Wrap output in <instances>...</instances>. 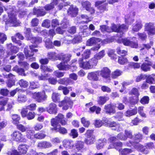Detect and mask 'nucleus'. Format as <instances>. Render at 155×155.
Listing matches in <instances>:
<instances>
[{
  "label": "nucleus",
  "instance_id": "nucleus-1",
  "mask_svg": "<svg viewBox=\"0 0 155 155\" xmlns=\"http://www.w3.org/2000/svg\"><path fill=\"white\" fill-rule=\"evenodd\" d=\"M64 115L60 114H58L55 118L52 119L51 121V125L54 127V129L63 134L67 133V130L64 128L61 127L58 122L60 123L63 125L66 124L67 121L64 120Z\"/></svg>",
  "mask_w": 155,
  "mask_h": 155
},
{
  "label": "nucleus",
  "instance_id": "nucleus-2",
  "mask_svg": "<svg viewBox=\"0 0 155 155\" xmlns=\"http://www.w3.org/2000/svg\"><path fill=\"white\" fill-rule=\"evenodd\" d=\"M111 27L112 28H110L112 30L111 32L113 31L117 32V36L119 37H122L124 34V31L127 30L128 28V26L124 24L117 25L112 24Z\"/></svg>",
  "mask_w": 155,
  "mask_h": 155
},
{
  "label": "nucleus",
  "instance_id": "nucleus-3",
  "mask_svg": "<svg viewBox=\"0 0 155 155\" xmlns=\"http://www.w3.org/2000/svg\"><path fill=\"white\" fill-rule=\"evenodd\" d=\"M5 10H7L9 17L8 22L10 24L11 26H17L20 24V23L15 18V15H14V11H13V8L6 9L5 8Z\"/></svg>",
  "mask_w": 155,
  "mask_h": 155
},
{
  "label": "nucleus",
  "instance_id": "nucleus-4",
  "mask_svg": "<svg viewBox=\"0 0 155 155\" xmlns=\"http://www.w3.org/2000/svg\"><path fill=\"white\" fill-rule=\"evenodd\" d=\"M36 47V46L33 45L30 46L29 47L31 50V51H28L26 48H25L24 52L27 59L31 60V61L35 60V58L32 57L33 55V52H37L38 51L37 49H35Z\"/></svg>",
  "mask_w": 155,
  "mask_h": 155
},
{
  "label": "nucleus",
  "instance_id": "nucleus-5",
  "mask_svg": "<svg viewBox=\"0 0 155 155\" xmlns=\"http://www.w3.org/2000/svg\"><path fill=\"white\" fill-rule=\"evenodd\" d=\"M32 97L39 102H43L46 99L47 96L44 91L35 92L32 94Z\"/></svg>",
  "mask_w": 155,
  "mask_h": 155
},
{
  "label": "nucleus",
  "instance_id": "nucleus-6",
  "mask_svg": "<svg viewBox=\"0 0 155 155\" xmlns=\"http://www.w3.org/2000/svg\"><path fill=\"white\" fill-rule=\"evenodd\" d=\"M144 30L149 35H155V26L152 22L147 23L144 25Z\"/></svg>",
  "mask_w": 155,
  "mask_h": 155
},
{
  "label": "nucleus",
  "instance_id": "nucleus-7",
  "mask_svg": "<svg viewBox=\"0 0 155 155\" xmlns=\"http://www.w3.org/2000/svg\"><path fill=\"white\" fill-rule=\"evenodd\" d=\"M12 138L17 141L26 142L27 140L24 138L21 133L19 131H15L11 134Z\"/></svg>",
  "mask_w": 155,
  "mask_h": 155
},
{
  "label": "nucleus",
  "instance_id": "nucleus-8",
  "mask_svg": "<svg viewBox=\"0 0 155 155\" xmlns=\"http://www.w3.org/2000/svg\"><path fill=\"white\" fill-rule=\"evenodd\" d=\"M72 103V101L70 98L66 97L63 101L59 103V106L60 107H62L63 110H66L68 108L69 105Z\"/></svg>",
  "mask_w": 155,
  "mask_h": 155
},
{
  "label": "nucleus",
  "instance_id": "nucleus-9",
  "mask_svg": "<svg viewBox=\"0 0 155 155\" xmlns=\"http://www.w3.org/2000/svg\"><path fill=\"white\" fill-rule=\"evenodd\" d=\"M81 31L83 32V36L85 37L90 34V30L93 31L95 30V27L93 24H90L89 26V28L87 26H84L81 27Z\"/></svg>",
  "mask_w": 155,
  "mask_h": 155
},
{
  "label": "nucleus",
  "instance_id": "nucleus-10",
  "mask_svg": "<svg viewBox=\"0 0 155 155\" xmlns=\"http://www.w3.org/2000/svg\"><path fill=\"white\" fill-rule=\"evenodd\" d=\"M58 68L60 70H67L70 69L72 71H74L76 70V67L75 65H73L69 66L66 65L64 64V63H60L57 65Z\"/></svg>",
  "mask_w": 155,
  "mask_h": 155
},
{
  "label": "nucleus",
  "instance_id": "nucleus-11",
  "mask_svg": "<svg viewBox=\"0 0 155 155\" xmlns=\"http://www.w3.org/2000/svg\"><path fill=\"white\" fill-rule=\"evenodd\" d=\"M100 73V71L89 73L88 74V78L89 79L92 81H97L99 80L98 76L99 75Z\"/></svg>",
  "mask_w": 155,
  "mask_h": 155
},
{
  "label": "nucleus",
  "instance_id": "nucleus-12",
  "mask_svg": "<svg viewBox=\"0 0 155 155\" xmlns=\"http://www.w3.org/2000/svg\"><path fill=\"white\" fill-rule=\"evenodd\" d=\"M121 42L126 46H130L133 48H136L138 47V44L136 42L130 41L127 38L122 39Z\"/></svg>",
  "mask_w": 155,
  "mask_h": 155
},
{
  "label": "nucleus",
  "instance_id": "nucleus-13",
  "mask_svg": "<svg viewBox=\"0 0 155 155\" xmlns=\"http://www.w3.org/2000/svg\"><path fill=\"white\" fill-rule=\"evenodd\" d=\"M83 59H80L79 61V63L80 67L84 69H91L89 61H83Z\"/></svg>",
  "mask_w": 155,
  "mask_h": 155
},
{
  "label": "nucleus",
  "instance_id": "nucleus-14",
  "mask_svg": "<svg viewBox=\"0 0 155 155\" xmlns=\"http://www.w3.org/2000/svg\"><path fill=\"white\" fill-rule=\"evenodd\" d=\"M100 71V75L103 78H107L110 77V71L108 68H104Z\"/></svg>",
  "mask_w": 155,
  "mask_h": 155
},
{
  "label": "nucleus",
  "instance_id": "nucleus-15",
  "mask_svg": "<svg viewBox=\"0 0 155 155\" xmlns=\"http://www.w3.org/2000/svg\"><path fill=\"white\" fill-rule=\"evenodd\" d=\"M47 111L50 114L56 113L57 112L56 105L54 103H51L47 108Z\"/></svg>",
  "mask_w": 155,
  "mask_h": 155
},
{
  "label": "nucleus",
  "instance_id": "nucleus-16",
  "mask_svg": "<svg viewBox=\"0 0 155 155\" xmlns=\"http://www.w3.org/2000/svg\"><path fill=\"white\" fill-rule=\"evenodd\" d=\"M58 57V59L62 60L64 62V63H64H64L70 61L71 57V55L69 54H59Z\"/></svg>",
  "mask_w": 155,
  "mask_h": 155
},
{
  "label": "nucleus",
  "instance_id": "nucleus-17",
  "mask_svg": "<svg viewBox=\"0 0 155 155\" xmlns=\"http://www.w3.org/2000/svg\"><path fill=\"white\" fill-rule=\"evenodd\" d=\"M115 105L109 104L105 105L104 109L106 110V112L108 113L114 114L115 112Z\"/></svg>",
  "mask_w": 155,
  "mask_h": 155
},
{
  "label": "nucleus",
  "instance_id": "nucleus-18",
  "mask_svg": "<svg viewBox=\"0 0 155 155\" xmlns=\"http://www.w3.org/2000/svg\"><path fill=\"white\" fill-rule=\"evenodd\" d=\"M78 9L76 7H74L73 6H71L68 11V14L72 17L76 16L78 13Z\"/></svg>",
  "mask_w": 155,
  "mask_h": 155
},
{
  "label": "nucleus",
  "instance_id": "nucleus-19",
  "mask_svg": "<svg viewBox=\"0 0 155 155\" xmlns=\"http://www.w3.org/2000/svg\"><path fill=\"white\" fill-rule=\"evenodd\" d=\"M51 146V143L47 141H43L39 143L38 145V147L39 148L44 149L48 148Z\"/></svg>",
  "mask_w": 155,
  "mask_h": 155
},
{
  "label": "nucleus",
  "instance_id": "nucleus-20",
  "mask_svg": "<svg viewBox=\"0 0 155 155\" xmlns=\"http://www.w3.org/2000/svg\"><path fill=\"white\" fill-rule=\"evenodd\" d=\"M64 147L67 149L73 148L74 144L72 141L71 140H64L63 141Z\"/></svg>",
  "mask_w": 155,
  "mask_h": 155
},
{
  "label": "nucleus",
  "instance_id": "nucleus-21",
  "mask_svg": "<svg viewBox=\"0 0 155 155\" xmlns=\"http://www.w3.org/2000/svg\"><path fill=\"white\" fill-rule=\"evenodd\" d=\"M27 100L26 96L22 93H19L18 94L17 101L19 103H24Z\"/></svg>",
  "mask_w": 155,
  "mask_h": 155
},
{
  "label": "nucleus",
  "instance_id": "nucleus-22",
  "mask_svg": "<svg viewBox=\"0 0 155 155\" xmlns=\"http://www.w3.org/2000/svg\"><path fill=\"white\" fill-rule=\"evenodd\" d=\"M83 36V32L82 31L79 33V35H76L72 41V43L75 44L80 42L82 40V37Z\"/></svg>",
  "mask_w": 155,
  "mask_h": 155
},
{
  "label": "nucleus",
  "instance_id": "nucleus-23",
  "mask_svg": "<svg viewBox=\"0 0 155 155\" xmlns=\"http://www.w3.org/2000/svg\"><path fill=\"white\" fill-rule=\"evenodd\" d=\"M100 41V39L93 37L88 40L86 43V45L87 46H91L94 44H96Z\"/></svg>",
  "mask_w": 155,
  "mask_h": 155
},
{
  "label": "nucleus",
  "instance_id": "nucleus-24",
  "mask_svg": "<svg viewBox=\"0 0 155 155\" xmlns=\"http://www.w3.org/2000/svg\"><path fill=\"white\" fill-rule=\"evenodd\" d=\"M107 126H109L110 127H114V128L113 129L114 130H116L117 131H120L119 129V125L116 124V123L114 121L110 122L108 121Z\"/></svg>",
  "mask_w": 155,
  "mask_h": 155
},
{
  "label": "nucleus",
  "instance_id": "nucleus-25",
  "mask_svg": "<svg viewBox=\"0 0 155 155\" xmlns=\"http://www.w3.org/2000/svg\"><path fill=\"white\" fill-rule=\"evenodd\" d=\"M137 107H135L133 110H128L125 112V115L129 117L134 115L137 113Z\"/></svg>",
  "mask_w": 155,
  "mask_h": 155
},
{
  "label": "nucleus",
  "instance_id": "nucleus-26",
  "mask_svg": "<svg viewBox=\"0 0 155 155\" xmlns=\"http://www.w3.org/2000/svg\"><path fill=\"white\" fill-rule=\"evenodd\" d=\"M109 99L108 97L105 96H101L98 97V103L100 105H103Z\"/></svg>",
  "mask_w": 155,
  "mask_h": 155
},
{
  "label": "nucleus",
  "instance_id": "nucleus-27",
  "mask_svg": "<svg viewBox=\"0 0 155 155\" xmlns=\"http://www.w3.org/2000/svg\"><path fill=\"white\" fill-rule=\"evenodd\" d=\"M59 54H57L54 52H50L48 53V58L53 60L59 59Z\"/></svg>",
  "mask_w": 155,
  "mask_h": 155
},
{
  "label": "nucleus",
  "instance_id": "nucleus-28",
  "mask_svg": "<svg viewBox=\"0 0 155 155\" xmlns=\"http://www.w3.org/2000/svg\"><path fill=\"white\" fill-rule=\"evenodd\" d=\"M28 146L25 144L20 145L18 147L19 151L21 153H25L28 150Z\"/></svg>",
  "mask_w": 155,
  "mask_h": 155
},
{
  "label": "nucleus",
  "instance_id": "nucleus-29",
  "mask_svg": "<svg viewBox=\"0 0 155 155\" xmlns=\"http://www.w3.org/2000/svg\"><path fill=\"white\" fill-rule=\"evenodd\" d=\"M150 64L149 62L148 63H143L141 65V69L144 71H149L150 70Z\"/></svg>",
  "mask_w": 155,
  "mask_h": 155
},
{
  "label": "nucleus",
  "instance_id": "nucleus-30",
  "mask_svg": "<svg viewBox=\"0 0 155 155\" xmlns=\"http://www.w3.org/2000/svg\"><path fill=\"white\" fill-rule=\"evenodd\" d=\"M142 25L141 21L137 22L133 26V30L135 31H137L142 27Z\"/></svg>",
  "mask_w": 155,
  "mask_h": 155
},
{
  "label": "nucleus",
  "instance_id": "nucleus-31",
  "mask_svg": "<svg viewBox=\"0 0 155 155\" xmlns=\"http://www.w3.org/2000/svg\"><path fill=\"white\" fill-rule=\"evenodd\" d=\"M29 39L31 41V42L32 43H35L36 44L40 43L42 41V39L39 37H30V38Z\"/></svg>",
  "mask_w": 155,
  "mask_h": 155
},
{
  "label": "nucleus",
  "instance_id": "nucleus-32",
  "mask_svg": "<svg viewBox=\"0 0 155 155\" xmlns=\"http://www.w3.org/2000/svg\"><path fill=\"white\" fill-rule=\"evenodd\" d=\"M105 54L104 50H102L98 54H95L94 57L96 59L98 60L103 58Z\"/></svg>",
  "mask_w": 155,
  "mask_h": 155
},
{
  "label": "nucleus",
  "instance_id": "nucleus-33",
  "mask_svg": "<svg viewBox=\"0 0 155 155\" xmlns=\"http://www.w3.org/2000/svg\"><path fill=\"white\" fill-rule=\"evenodd\" d=\"M132 150L131 149L125 148L119 150L120 155H126L127 154L132 152Z\"/></svg>",
  "mask_w": 155,
  "mask_h": 155
},
{
  "label": "nucleus",
  "instance_id": "nucleus-34",
  "mask_svg": "<svg viewBox=\"0 0 155 155\" xmlns=\"http://www.w3.org/2000/svg\"><path fill=\"white\" fill-rule=\"evenodd\" d=\"M122 73V71L117 70L112 73L111 76L113 78H115L121 75Z\"/></svg>",
  "mask_w": 155,
  "mask_h": 155
},
{
  "label": "nucleus",
  "instance_id": "nucleus-35",
  "mask_svg": "<svg viewBox=\"0 0 155 155\" xmlns=\"http://www.w3.org/2000/svg\"><path fill=\"white\" fill-rule=\"evenodd\" d=\"M116 50L117 53L121 56H125L127 54V51L122 50L120 47H118L116 49Z\"/></svg>",
  "mask_w": 155,
  "mask_h": 155
},
{
  "label": "nucleus",
  "instance_id": "nucleus-36",
  "mask_svg": "<svg viewBox=\"0 0 155 155\" xmlns=\"http://www.w3.org/2000/svg\"><path fill=\"white\" fill-rule=\"evenodd\" d=\"M12 118L13 120V123L14 124H16L19 122L20 117L19 115L15 114L12 115Z\"/></svg>",
  "mask_w": 155,
  "mask_h": 155
},
{
  "label": "nucleus",
  "instance_id": "nucleus-37",
  "mask_svg": "<svg viewBox=\"0 0 155 155\" xmlns=\"http://www.w3.org/2000/svg\"><path fill=\"white\" fill-rule=\"evenodd\" d=\"M81 122L83 126L86 127H88L90 124V121L87 120L84 117H83L81 119Z\"/></svg>",
  "mask_w": 155,
  "mask_h": 155
},
{
  "label": "nucleus",
  "instance_id": "nucleus-38",
  "mask_svg": "<svg viewBox=\"0 0 155 155\" xmlns=\"http://www.w3.org/2000/svg\"><path fill=\"white\" fill-rule=\"evenodd\" d=\"M94 140L95 137H91L89 138H86L84 140V142L87 144L91 145L94 143Z\"/></svg>",
  "mask_w": 155,
  "mask_h": 155
},
{
  "label": "nucleus",
  "instance_id": "nucleus-39",
  "mask_svg": "<svg viewBox=\"0 0 155 155\" xmlns=\"http://www.w3.org/2000/svg\"><path fill=\"white\" fill-rule=\"evenodd\" d=\"M89 61L91 68H93L94 67L96 66L97 65L98 62L97 60L94 57L89 60Z\"/></svg>",
  "mask_w": 155,
  "mask_h": 155
},
{
  "label": "nucleus",
  "instance_id": "nucleus-40",
  "mask_svg": "<svg viewBox=\"0 0 155 155\" xmlns=\"http://www.w3.org/2000/svg\"><path fill=\"white\" fill-rule=\"evenodd\" d=\"M45 44V46L48 49L51 48L52 47V42L50 39L45 38L44 40Z\"/></svg>",
  "mask_w": 155,
  "mask_h": 155
},
{
  "label": "nucleus",
  "instance_id": "nucleus-41",
  "mask_svg": "<svg viewBox=\"0 0 155 155\" xmlns=\"http://www.w3.org/2000/svg\"><path fill=\"white\" fill-rule=\"evenodd\" d=\"M100 29L101 31L103 32H104L106 31L108 32H110L112 31L111 29L110 28L105 25L101 26Z\"/></svg>",
  "mask_w": 155,
  "mask_h": 155
},
{
  "label": "nucleus",
  "instance_id": "nucleus-42",
  "mask_svg": "<svg viewBox=\"0 0 155 155\" xmlns=\"http://www.w3.org/2000/svg\"><path fill=\"white\" fill-rule=\"evenodd\" d=\"M128 62V60L125 57H119L118 60V62L121 64H125Z\"/></svg>",
  "mask_w": 155,
  "mask_h": 155
},
{
  "label": "nucleus",
  "instance_id": "nucleus-43",
  "mask_svg": "<svg viewBox=\"0 0 155 155\" xmlns=\"http://www.w3.org/2000/svg\"><path fill=\"white\" fill-rule=\"evenodd\" d=\"M34 133L35 131L33 130H28L26 132V136L28 139H31L32 138Z\"/></svg>",
  "mask_w": 155,
  "mask_h": 155
},
{
  "label": "nucleus",
  "instance_id": "nucleus-44",
  "mask_svg": "<svg viewBox=\"0 0 155 155\" xmlns=\"http://www.w3.org/2000/svg\"><path fill=\"white\" fill-rule=\"evenodd\" d=\"M19 84L20 86L24 88H26L28 86V83L26 81L21 79L19 82Z\"/></svg>",
  "mask_w": 155,
  "mask_h": 155
},
{
  "label": "nucleus",
  "instance_id": "nucleus-45",
  "mask_svg": "<svg viewBox=\"0 0 155 155\" xmlns=\"http://www.w3.org/2000/svg\"><path fill=\"white\" fill-rule=\"evenodd\" d=\"M82 5L83 8H84L87 11L89 10L91 7V4L88 2H85L82 3Z\"/></svg>",
  "mask_w": 155,
  "mask_h": 155
},
{
  "label": "nucleus",
  "instance_id": "nucleus-46",
  "mask_svg": "<svg viewBox=\"0 0 155 155\" xmlns=\"http://www.w3.org/2000/svg\"><path fill=\"white\" fill-rule=\"evenodd\" d=\"M108 56L111 58L115 59L117 58V55L115 54V51L113 50H110L108 53Z\"/></svg>",
  "mask_w": 155,
  "mask_h": 155
},
{
  "label": "nucleus",
  "instance_id": "nucleus-47",
  "mask_svg": "<svg viewBox=\"0 0 155 155\" xmlns=\"http://www.w3.org/2000/svg\"><path fill=\"white\" fill-rule=\"evenodd\" d=\"M60 94L58 93H53L52 98L53 101L55 102L59 100Z\"/></svg>",
  "mask_w": 155,
  "mask_h": 155
},
{
  "label": "nucleus",
  "instance_id": "nucleus-48",
  "mask_svg": "<svg viewBox=\"0 0 155 155\" xmlns=\"http://www.w3.org/2000/svg\"><path fill=\"white\" fill-rule=\"evenodd\" d=\"M146 77L147 83L150 84H153L155 83L154 79L151 75L147 76Z\"/></svg>",
  "mask_w": 155,
  "mask_h": 155
},
{
  "label": "nucleus",
  "instance_id": "nucleus-49",
  "mask_svg": "<svg viewBox=\"0 0 155 155\" xmlns=\"http://www.w3.org/2000/svg\"><path fill=\"white\" fill-rule=\"evenodd\" d=\"M129 65L134 69L139 68L140 67V63L137 62H132L129 64Z\"/></svg>",
  "mask_w": 155,
  "mask_h": 155
},
{
  "label": "nucleus",
  "instance_id": "nucleus-50",
  "mask_svg": "<svg viewBox=\"0 0 155 155\" xmlns=\"http://www.w3.org/2000/svg\"><path fill=\"white\" fill-rule=\"evenodd\" d=\"M76 148L78 150H82L84 147V143L81 141H78L76 144Z\"/></svg>",
  "mask_w": 155,
  "mask_h": 155
},
{
  "label": "nucleus",
  "instance_id": "nucleus-51",
  "mask_svg": "<svg viewBox=\"0 0 155 155\" xmlns=\"http://www.w3.org/2000/svg\"><path fill=\"white\" fill-rule=\"evenodd\" d=\"M136 148H137L140 150L141 152H143L145 153H147V150H145V149L144 148V147L140 144H137Z\"/></svg>",
  "mask_w": 155,
  "mask_h": 155
},
{
  "label": "nucleus",
  "instance_id": "nucleus-52",
  "mask_svg": "<svg viewBox=\"0 0 155 155\" xmlns=\"http://www.w3.org/2000/svg\"><path fill=\"white\" fill-rule=\"evenodd\" d=\"M7 47L8 48L11 50L13 53H16L17 51L16 50L17 47L16 46H13L12 44H10L8 45Z\"/></svg>",
  "mask_w": 155,
  "mask_h": 155
},
{
  "label": "nucleus",
  "instance_id": "nucleus-53",
  "mask_svg": "<svg viewBox=\"0 0 155 155\" xmlns=\"http://www.w3.org/2000/svg\"><path fill=\"white\" fill-rule=\"evenodd\" d=\"M69 79L67 78H63L58 81L59 84H67L68 83Z\"/></svg>",
  "mask_w": 155,
  "mask_h": 155
},
{
  "label": "nucleus",
  "instance_id": "nucleus-54",
  "mask_svg": "<svg viewBox=\"0 0 155 155\" xmlns=\"http://www.w3.org/2000/svg\"><path fill=\"white\" fill-rule=\"evenodd\" d=\"M34 136L35 138H36L41 139L44 138L46 135L44 134L38 133L35 134Z\"/></svg>",
  "mask_w": 155,
  "mask_h": 155
},
{
  "label": "nucleus",
  "instance_id": "nucleus-55",
  "mask_svg": "<svg viewBox=\"0 0 155 155\" xmlns=\"http://www.w3.org/2000/svg\"><path fill=\"white\" fill-rule=\"evenodd\" d=\"M149 101V97L148 96L144 97L140 101L141 103L144 104H148Z\"/></svg>",
  "mask_w": 155,
  "mask_h": 155
},
{
  "label": "nucleus",
  "instance_id": "nucleus-56",
  "mask_svg": "<svg viewBox=\"0 0 155 155\" xmlns=\"http://www.w3.org/2000/svg\"><path fill=\"white\" fill-rule=\"evenodd\" d=\"M105 143L101 140H98L97 145V149H100L102 148Z\"/></svg>",
  "mask_w": 155,
  "mask_h": 155
},
{
  "label": "nucleus",
  "instance_id": "nucleus-57",
  "mask_svg": "<svg viewBox=\"0 0 155 155\" xmlns=\"http://www.w3.org/2000/svg\"><path fill=\"white\" fill-rule=\"evenodd\" d=\"M54 7V6L51 3L50 4L46 5L45 6L44 8L47 11H49L53 9Z\"/></svg>",
  "mask_w": 155,
  "mask_h": 155
},
{
  "label": "nucleus",
  "instance_id": "nucleus-58",
  "mask_svg": "<svg viewBox=\"0 0 155 155\" xmlns=\"http://www.w3.org/2000/svg\"><path fill=\"white\" fill-rule=\"evenodd\" d=\"M70 135L72 136V137L73 138L77 137L78 136V134L77 130L75 129L72 130H71Z\"/></svg>",
  "mask_w": 155,
  "mask_h": 155
},
{
  "label": "nucleus",
  "instance_id": "nucleus-59",
  "mask_svg": "<svg viewBox=\"0 0 155 155\" xmlns=\"http://www.w3.org/2000/svg\"><path fill=\"white\" fill-rule=\"evenodd\" d=\"M35 115L34 112H29L26 117L28 120H30L34 119L35 117Z\"/></svg>",
  "mask_w": 155,
  "mask_h": 155
},
{
  "label": "nucleus",
  "instance_id": "nucleus-60",
  "mask_svg": "<svg viewBox=\"0 0 155 155\" xmlns=\"http://www.w3.org/2000/svg\"><path fill=\"white\" fill-rule=\"evenodd\" d=\"M42 26L46 28H48L50 26V21L48 19L44 20L42 24Z\"/></svg>",
  "mask_w": 155,
  "mask_h": 155
},
{
  "label": "nucleus",
  "instance_id": "nucleus-61",
  "mask_svg": "<svg viewBox=\"0 0 155 155\" xmlns=\"http://www.w3.org/2000/svg\"><path fill=\"white\" fill-rule=\"evenodd\" d=\"M117 138L121 140H125L127 139V137L125 135L122 133L118 134L117 136Z\"/></svg>",
  "mask_w": 155,
  "mask_h": 155
},
{
  "label": "nucleus",
  "instance_id": "nucleus-62",
  "mask_svg": "<svg viewBox=\"0 0 155 155\" xmlns=\"http://www.w3.org/2000/svg\"><path fill=\"white\" fill-rule=\"evenodd\" d=\"M17 128L22 132H24L27 130V128L21 124H18L17 126Z\"/></svg>",
  "mask_w": 155,
  "mask_h": 155
},
{
  "label": "nucleus",
  "instance_id": "nucleus-63",
  "mask_svg": "<svg viewBox=\"0 0 155 155\" xmlns=\"http://www.w3.org/2000/svg\"><path fill=\"white\" fill-rule=\"evenodd\" d=\"M85 135L86 138H88L91 137H95L93 135V131L91 130H88L86 131Z\"/></svg>",
  "mask_w": 155,
  "mask_h": 155
},
{
  "label": "nucleus",
  "instance_id": "nucleus-64",
  "mask_svg": "<svg viewBox=\"0 0 155 155\" xmlns=\"http://www.w3.org/2000/svg\"><path fill=\"white\" fill-rule=\"evenodd\" d=\"M102 121L100 120H95L94 121V124L96 127H99L102 125Z\"/></svg>",
  "mask_w": 155,
  "mask_h": 155
}]
</instances>
